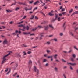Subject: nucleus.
Returning <instances> with one entry per match:
<instances>
[{
    "label": "nucleus",
    "instance_id": "1",
    "mask_svg": "<svg viewBox=\"0 0 78 78\" xmlns=\"http://www.w3.org/2000/svg\"><path fill=\"white\" fill-rule=\"evenodd\" d=\"M10 53H12V51H10L9 52V54H8L6 55L3 56V60L2 62V64H3V63H5V61L6 60V58H6V57H7V56H8V55H10L11 54Z\"/></svg>",
    "mask_w": 78,
    "mask_h": 78
},
{
    "label": "nucleus",
    "instance_id": "2",
    "mask_svg": "<svg viewBox=\"0 0 78 78\" xmlns=\"http://www.w3.org/2000/svg\"><path fill=\"white\" fill-rule=\"evenodd\" d=\"M58 15L56 13L55 14V19H53L52 22H54V21H55L56 20L58 19Z\"/></svg>",
    "mask_w": 78,
    "mask_h": 78
},
{
    "label": "nucleus",
    "instance_id": "3",
    "mask_svg": "<svg viewBox=\"0 0 78 78\" xmlns=\"http://www.w3.org/2000/svg\"><path fill=\"white\" fill-rule=\"evenodd\" d=\"M34 71H35V72H37V74L38 75V73H39V70L37 69V67H36L35 66H34Z\"/></svg>",
    "mask_w": 78,
    "mask_h": 78
},
{
    "label": "nucleus",
    "instance_id": "4",
    "mask_svg": "<svg viewBox=\"0 0 78 78\" xmlns=\"http://www.w3.org/2000/svg\"><path fill=\"white\" fill-rule=\"evenodd\" d=\"M53 10H51V11L50 12L48 13V15H49L50 16H54V14L52 13L53 12Z\"/></svg>",
    "mask_w": 78,
    "mask_h": 78
},
{
    "label": "nucleus",
    "instance_id": "5",
    "mask_svg": "<svg viewBox=\"0 0 78 78\" xmlns=\"http://www.w3.org/2000/svg\"><path fill=\"white\" fill-rule=\"evenodd\" d=\"M66 22H65L64 23H63V27L64 29V30H65V29H66Z\"/></svg>",
    "mask_w": 78,
    "mask_h": 78
},
{
    "label": "nucleus",
    "instance_id": "6",
    "mask_svg": "<svg viewBox=\"0 0 78 78\" xmlns=\"http://www.w3.org/2000/svg\"><path fill=\"white\" fill-rule=\"evenodd\" d=\"M67 64H68V65H69V64H70V65H71L72 66H74L75 65H76V63H69V62H67Z\"/></svg>",
    "mask_w": 78,
    "mask_h": 78
},
{
    "label": "nucleus",
    "instance_id": "7",
    "mask_svg": "<svg viewBox=\"0 0 78 78\" xmlns=\"http://www.w3.org/2000/svg\"><path fill=\"white\" fill-rule=\"evenodd\" d=\"M7 43H8V41H7V40L5 39L4 41L3 44H7Z\"/></svg>",
    "mask_w": 78,
    "mask_h": 78
},
{
    "label": "nucleus",
    "instance_id": "8",
    "mask_svg": "<svg viewBox=\"0 0 78 78\" xmlns=\"http://www.w3.org/2000/svg\"><path fill=\"white\" fill-rule=\"evenodd\" d=\"M44 27L45 28V30H47L48 29V26H44Z\"/></svg>",
    "mask_w": 78,
    "mask_h": 78
},
{
    "label": "nucleus",
    "instance_id": "9",
    "mask_svg": "<svg viewBox=\"0 0 78 78\" xmlns=\"http://www.w3.org/2000/svg\"><path fill=\"white\" fill-rule=\"evenodd\" d=\"M37 3H39V1H37L35 2H34V5H36V4Z\"/></svg>",
    "mask_w": 78,
    "mask_h": 78
},
{
    "label": "nucleus",
    "instance_id": "10",
    "mask_svg": "<svg viewBox=\"0 0 78 78\" xmlns=\"http://www.w3.org/2000/svg\"><path fill=\"white\" fill-rule=\"evenodd\" d=\"M23 34H24L27 35V34H30V32H29L28 33H27V32H23Z\"/></svg>",
    "mask_w": 78,
    "mask_h": 78
},
{
    "label": "nucleus",
    "instance_id": "11",
    "mask_svg": "<svg viewBox=\"0 0 78 78\" xmlns=\"http://www.w3.org/2000/svg\"><path fill=\"white\" fill-rule=\"evenodd\" d=\"M26 28L27 30H29V29H30V27H29L28 26H27L26 27Z\"/></svg>",
    "mask_w": 78,
    "mask_h": 78
},
{
    "label": "nucleus",
    "instance_id": "12",
    "mask_svg": "<svg viewBox=\"0 0 78 78\" xmlns=\"http://www.w3.org/2000/svg\"><path fill=\"white\" fill-rule=\"evenodd\" d=\"M31 17L30 19V20H33V19H34V15H32L31 16Z\"/></svg>",
    "mask_w": 78,
    "mask_h": 78
},
{
    "label": "nucleus",
    "instance_id": "13",
    "mask_svg": "<svg viewBox=\"0 0 78 78\" xmlns=\"http://www.w3.org/2000/svg\"><path fill=\"white\" fill-rule=\"evenodd\" d=\"M57 56H58V55L57 54H55L54 56V58L55 59H56L57 58Z\"/></svg>",
    "mask_w": 78,
    "mask_h": 78
},
{
    "label": "nucleus",
    "instance_id": "14",
    "mask_svg": "<svg viewBox=\"0 0 78 78\" xmlns=\"http://www.w3.org/2000/svg\"><path fill=\"white\" fill-rule=\"evenodd\" d=\"M45 44H47V45H50V42H47L45 43Z\"/></svg>",
    "mask_w": 78,
    "mask_h": 78
},
{
    "label": "nucleus",
    "instance_id": "15",
    "mask_svg": "<svg viewBox=\"0 0 78 78\" xmlns=\"http://www.w3.org/2000/svg\"><path fill=\"white\" fill-rule=\"evenodd\" d=\"M29 64H32V61H31V60L29 61Z\"/></svg>",
    "mask_w": 78,
    "mask_h": 78
},
{
    "label": "nucleus",
    "instance_id": "16",
    "mask_svg": "<svg viewBox=\"0 0 78 78\" xmlns=\"http://www.w3.org/2000/svg\"><path fill=\"white\" fill-rule=\"evenodd\" d=\"M20 9V8L19 7H16L15 8V11H17V10H19Z\"/></svg>",
    "mask_w": 78,
    "mask_h": 78
},
{
    "label": "nucleus",
    "instance_id": "17",
    "mask_svg": "<svg viewBox=\"0 0 78 78\" xmlns=\"http://www.w3.org/2000/svg\"><path fill=\"white\" fill-rule=\"evenodd\" d=\"M38 28H43V27L41 26H38Z\"/></svg>",
    "mask_w": 78,
    "mask_h": 78
},
{
    "label": "nucleus",
    "instance_id": "18",
    "mask_svg": "<svg viewBox=\"0 0 78 78\" xmlns=\"http://www.w3.org/2000/svg\"><path fill=\"white\" fill-rule=\"evenodd\" d=\"M26 17H27V16H24V17L22 18V20H23V19H25V18H26Z\"/></svg>",
    "mask_w": 78,
    "mask_h": 78
},
{
    "label": "nucleus",
    "instance_id": "19",
    "mask_svg": "<svg viewBox=\"0 0 78 78\" xmlns=\"http://www.w3.org/2000/svg\"><path fill=\"white\" fill-rule=\"evenodd\" d=\"M71 61H72V62H73L75 60H74V59H73V58H71Z\"/></svg>",
    "mask_w": 78,
    "mask_h": 78
},
{
    "label": "nucleus",
    "instance_id": "20",
    "mask_svg": "<svg viewBox=\"0 0 78 78\" xmlns=\"http://www.w3.org/2000/svg\"><path fill=\"white\" fill-rule=\"evenodd\" d=\"M6 11L7 12H12V11L10 10H6Z\"/></svg>",
    "mask_w": 78,
    "mask_h": 78
},
{
    "label": "nucleus",
    "instance_id": "21",
    "mask_svg": "<svg viewBox=\"0 0 78 78\" xmlns=\"http://www.w3.org/2000/svg\"><path fill=\"white\" fill-rule=\"evenodd\" d=\"M72 57L73 58H75L76 57V55H75V54H73L72 55Z\"/></svg>",
    "mask_w": 78,
    "mask_h": 78
},
{
    "label": "nucleus",
    "instance_id": "22",
    "mask_svg": "<svg viewBox=\"0 0 78 78\" xmlns=\"http://www.w3.org/2000/svg\"><path fill=\"white\" fill-rule=\"evenodd\" d=\"M49 26L51 28H52L53 29V26H52V25H49Z\"/></svg>",
    "mask_w": 78,
    "mask_h": 78
},
{
    "label": "nucleus",
    "instance_id": "23",
    "mask_svg": "<svg viewBox=\"0 0 78 78\" xmlns=\"http://www.w3.org/2000/svg\"><path fill=\"white\" fill-rule=\"evenodd\" d=\"M42 34H44V33H40V35L41 36V37H42V36H44V35H42Z\"/></svg>",
    "mask_w": 78,
    "mask_h": 78
},
{
    "label": "nucleus",
    "instance_id": "24",
    "mask_svg": "<svg viewBox=\"0 0 78 78\" xmlns=\"http://www.w3.org/2000/svg\"><path fill=\"white\" fill-rule=\"evenodd\" d=\"M41 12V14H43L44 15V17H46L45 15V14L44 13H43V12Z\"/></svg>",
    "mask_w": 78,
    "mask_h": 78
},
{
    "label": "nucleus",
    "instance_id": "25",
    "mask_svg": "<svg viewBox=\"0 0 78 78\" xmlns=\"http://www.w3.org/2000/svg\"><path fill=\"white\" fill-rule=\"evenodd\" d=\"M72 11H73V9H71L69 10V13H71V12H72Z\"/></svg>",
    "mask_w": 78,
    "mask_h": 78
},
{
    "label": "nucleus",
    "instance_id": "26",
    "mask_svg": "<svg viewBox=\"0 0 78 78\" xmlns=\"http://www.w3.org/2000/svg\"><path fill=\"white\" fill-rule=\"evenodd\" d=\"M23 25L22 24H21L20 25H19L18 26V27H23Z\"/></svg>",
    "mask_w": 78,
    "mask_h": 78
},
{
    "label": "nucleus",
    "instance_id": "27",
    "mask_svg": "<svg viewBox=\"0 0 78 78\" xmlns=\"http://www.w3.org/2000/svg\"><path fill=\"white\" fill-rule=\"evenodd\" d=\"M56 72H58V68L55 67L54 69Z\"/></svg>",
    "mask_w": 78,
    "mask_h": 78
},
{
    "label": "nucleus",
    "instance_id": "28",
    "mask_svg": "<svg viewBox=\"0 0 78 78\" xmlns=\"http://www.w3.org/2000/svg\"><path fill=\"white\" fill-rule=\"evenodd\" d=\"M58 21H61V18H60V17H59L58 18Z\"/></svg>",
    "mask_w": 78,
    "mask_h": 78
},
{
    "label": "nucleus",
    "instance_id": "29",
    "mask_svg": "<svg viewBox=\"0 0 78 78\" xmlns=\"http://www.w3.org/2000/svg\"><path fill=\"white\" fill-rule=\"evenodd\" d=\"M74 48L75 49H76V50H78V49L76 48V46H74Z\"/></svg>",
    "mask_w": 78,
    "mask_h": 78
},
{
    "label": "nucleus",
    "instance_id": "30",
    "mask_svg": "<svg viewBox=\"0 0 78 78\" xmlns=\"http://www.w3.org/2000/svg\"><path fill=\"white\" fill-rule=\"evenodd\" d=\"M18 4H20V5H22V3H21L20 2H18Z\"/></svg>",
    "mask_w": 78,
    "mask_h": 78
},
{
    "label": "nucleus",
    "instance_id": "31",
    "mask_svg": "<svg viewBox=\"0 0 78 78\" xmlns=\"http://www.w3.org/2000/svg\"><path fill=\"white\" fill-rule=\"evenodd\" d=\"M54 41H55V42H57L58 41V40L57 38H55L54 39Z\"/></svg>",
    "mask_w": 78,
    "mask_h": 78
},
{
    "label": "nucleus",
    "instance_id": "32",
    "mask_svg": "<svg viewBox=\"0 0 78 78\" xmlns=\"http://www.w3.org/2000/svg\"><path fill=\"white\" fill-rule=\"evenodd\" d=\"M60 35L61 36H63V33H60Z\"/></svg>",
    "mask_w": 78,
    "mask_h": 78
},
{
    "label": "nucleus",
    "instance_id": "33",
    "mask_svg": "<svg viewBox=\"0 0 78 78\" xmlns=\"http://www.w3.org/2000/svg\"><path fill=\"white\" fill-rule=\"evenodd\" d=\"M23 21H22L21 22H19L18 23V24H21V23H23Z\"/></svg>",
    "mask_w": 78,
    "mask_h": 78
},
{
    "label": "nucleus",
    "instance_id": "34",
    "mask_svg": "<svg viewBox=\"0 0 78 78\" xmlns=\"http://www.w3.org/2000/svg\"><path fill=\"white\" fill-rule=\"evenodd\" d=\"M32 3H33V1H29V3L30 4Z\"/></svg>",
    "mask_w": 78,
    "mask_h": 78
},
{
    "label": "nucleus",
    "instance_id": "35",
    "mask_svg": "<svg viewBox=\"0 0 78 78\" xmlns=\"http://www.w3.org/2000/svg\"><path fill=\"white\" fill-rule=\"evenodd\" d=\"M17 74V73H16L15 74H14L13 76H15Z\"/></svg>",
    "mask_w": 78,
    "mask_h": 78
},
{
    "label": "nucleus",
    "instance_id": "36",
    "mask_svg": "<svg viewBox=\"0 0 78 78\" xmlns=\"http://www.w3.org/2000/svg\"><path fill=\"white\" fill-rule=\"evenodd\" d=\"M65 10V8H63L61 10V11H64Z\"/></svg>",
    "mask_w": 78,
    "mask_h": 78
},
{
    "label": "nucleus",
    "instance_id": "37",
    "mask_svg": "<svg viewBox=\"0 0 78 78\" xmlns=\"http://www.w3.org/2000/svg\"><path fill=\"white\" fill-rule=\"evenodd\" d=\"M47 61V60L45 59H44L43 62H46Z\"/></svg>",
    "mask_w": 78,
    "mask_h": 78
},
{
    "label": "nucleus",
    "instance_id": "38",
    "mask_svg": "<svg viewBox=\"0 0 78 78\" xmlns=\"http://www.w3.org/2000/svg\"><path fill=\"white\" fill-rule=\"evenodd\" d=\"M23 53H24L23 55H27V53H26L25 52L23 51Z\"/></svg>",
    "mask_w": 78,
    "mask_h": 78
},
{
    "label": "nucleus",
    "instance_id": "39",
    "mask_svg": "<svg viewBox=\"0 0 78 78\" xmlns=\"http://www.w3.org/2000/svg\"><path fill=\"white\" fill-rule=\"evenodd\" d=\"M62 61H63V62H66V61L65 60H64L63 58H62Z\"/></svg>",
    "mask_w": 78,
    "mask_h": 78
},
{
    "label": "nucleus",
    "instance_id": "40",
    "mask_svg": "<svg viewBox=\"0 0 78 78\" xmlns=\"http://www.w3.org/2000/svg\"><path fill=\"white\" fill-rule=\"evenodd\" d=\"M48 58H53V56H49L48 57Z\"/></svg>",
    "mask_w": 78,
    "mask_h": 78
},
{
    "label": "nucleus",
    "instance_id": "41",
    "mask_svg": "<svg viewBox=\"0 0 78 78\" xmlns=\"http://www.w3.org/2000/svg\"><path fill=\"white\" fill-rule=\"evenodd\" d=\"M31 53V52L30 51H28L27 52L28 54H30V53Z\"/></svg>",
    "mask_w": 78,
    "mask_h": 78
},
{
    "label": "nucleus",
    "instance_id": "42",
    "mask_svg": "<svg viewBox=\"0 0 78 78\" xmlns=\"http://www.w3.org/2000/svg\"><path fill=\"white\" fill-rule=\"evenodd\" d=\"M25 10H26V11H27V9H28V8L27 7H25Z\"/></svg>",
    "mask_w": 78,
    "mask_h": 78
},
{
    "label": "nucleus",
    "instance_id": "43",
    "mask_svg": "<svg viewBox=\"0 0 78 78\" xmlns=\"http://www.w3.org/2000/svg\"><path fill=\"white\" fill-rule=\"evenodd\" d=\"M11 72V70H10L6 74V75H8L9 73H10V72Z\"/></svg>",
    "mask_w": 78,
    "mask_h": 78
},
{
    "label": "nucleus",
    "instance_id": "44",
    "mask_svg": "<svg viewBox=\"0 0 78 78\" xmlns=\"http://www.w3.org/2000/svg\"><path fill=\"white\" fill-rule=\"evenodd\" d=\"M25 45V44H23V46H24V47H28V46H27V45Z\"/></svg>",
    "mask_w": 78,
    "mask_h": 78
},
{
    "label": "nucleus",
    "instance_id": "45",
    "mask_svg": "<svg viewBox=\"0 0 78 78\" xmlns=\"http://www.w3.org/2000/svg\"><path fill=\"white\" fill-rule=\"evenodd\" d=\"M74 13L75 14H78V11H76L74 12Z\"/></svg>",
    "mask_w": 78,
    "mask_h": 78
},
{
    "label": "nucleus",
    "instance_id": "46",
    "mask_svg": "<svg viewBox=\"0 0 78 78\" xmlns=\"http://www.w3.org/2000/svg\"><path fill=\"white\" fill-rule=\"evenodd\" d=\"M75 8H76V9H77L78 8V6H75Z\"/></svg>",
    "mask_w": 78,
    "mask_h": 78
},
{
    "label": "nucleus",
    "instance_id": "47",
    "mask_svg": "<svg viewBox=\"0 0 78 78\" xmlns=\"http://www.w3.org/2000/svg\"><path fill=\"white\" fill-rule=\"evenodd\" d=\"M47 52L48 53H50V50H47Z\"/></svg>",
    "mask_w": 78,
    "mask_h": 78
},
{
    "label": "nucleus",
    "instance_id": "48",
    "mask_svg": "<svg viewBox=\"0 0 78 78\" xmlns=\"http://www.w3.org/2000/svg\"><path fill=\"white\" fill-rule=\"evenodd\" d=\"M35 19H36L37 20H38V18H37V16H35Z\"/></svg>",
    "mask_w": 78,
    "mask_h": 78
},
{
    "label": "nucleus",
    "instance_id": "49",
    "mask_svg": "<svg viewBox=\"0 0 78 78\" xmlns=\"http://www.w3.org/2000/svg\"><path fill=\"white\" fill-rule=\"evenodd\" d=\"M62 14H64V15H66V12H64L62 13Z\"/></svg>",
    "mask_w": 78,
    "mask_h": 78
},
{
    "label": "nucleus",
    "instance_id": "50",
    "mask_svg": "<svg viewBox=\"0 0 78 78\" xmlns=\"http://www.w3.org/2000/svg\"><path fill=\"white\" fill-rule=\"evenodd\" d=\"M23 29H25L26 28V27H25V26H23Z\"/></svg>",
    "mask_w": 78,
    "mask_h": 78
},
{
    "label": "nucleus",
    "instance_id": "51",
    "mask_svg": "<svg viewBox=\"0 0 78 78\" xmlns=\"http://www.w3.org/2000/svg\"><path fill=\"white\" fill-rule=\"evenodd\" d=\"M21 30H22V31H26V30H25V29H21Z\"/></svg>",
    "mask_w": 78,
    "mask_h": 78
},
{
    "label": "nucleus",
    "instance_id": "52",
    "mask_svg": "<svg viewBox=\"0 0 78 78\" xmlns=\"http://www.w3.org/2000/svg\"><path fill=\"white\" fill-rule=\"evenodd\" d=\"M70 68L71 70H73V68H72V67L71 66H70Z\"/></svg>",
    "mask_w": 78,
    "mask_h": 78
},
{
    "label": "nucleus",
    "instance_id": "53",
    "mask_svg": "<svg viewBox=\"0 0 78 78\" xmlns=\"http://www.w3.org/2000/svg\"><path fill=\"white\" fill-rule=\"evenodd\" d=\"M8 70V68H7L5 70V72H7Z\"/></svg>",
    "mask_w": 78,
    "mask_h": 78
},
{
    "label": "nucleus",
    "instance_id": "54",
    "mask_svg": "<svg viewBox=\"0 0 78 78\" xmlns=\"http://www.w3.org/2000/svg\"><path fill=\"white\" fill-rule=\"evenodd\" d=\"M16 5V3H13V4H12L11 5V6H12V5Z\"/></svg>",
    "mask_w": 78,
    "mask_h": 78
},
{
    "label": "nucleus",
    "instance_id": "55",
    "mask_svg": "<svg viewBox=\"0 0 78 78\" xmlns=\"http://www.w3.org/2000/svg\"><path fill=\"white\" fill-rule=\"evenodd\" d=\"M67 66H64L63 68H64V69H66V68H67Z\"/></svg>",
    "mask_w": 78,
    "mask_h": 78
},
{
    "label": "nucleus",
    "instance_id": "56",
    "mask_svg": "<svg viewBox=\"0 0 78 78\" xmlns=\"http://www.w3.org/2000/svg\"><path fill=\"white\" fill-rule=\"evenodd\" d=\"M34 35V34H30V36H32V35Z\"/></svg>",
    "mask_w": 78,
    "mask_h": 78
},
{
    "label": "nucleus",
    "instance_id": "57",
    "mask_svg": "<svg viewBox=\"0 0 78 78\" xmlns=\"http://www.w3.org/2000/svg\"><path fill=\"white\" fill-rule=\"evenodd\" d=\"M10 24H12V21H11L9 22V23Z\"/></svg>",
    "mask_w": 78,
    "mask_h": 78
},
{
    "label": "nucleus",
    "instance_id": "58",
    "mask_svg": "<svg viewBox=\"0 0 78 78\" xmlns=\"http://www.w3.org/2000/svg\"><path fill=\"white\" fill-rule=\"evenodd\" d=\"M15 33H18V31L17 30H16Z\"/></svg>",
    "mask_w": 78,
    "mask_h": 78
},
{
    "label": "nucleus",
    "instance_id": "59",
    "mask_svg": "<svg viewBox=\"0 0 78 78\" xmlns=\"http://www.w3.org/2000/svg\"><path fill=\"white\" fill-rule=\"evenodd\" d=\"M41 23V24H44V23Z\"/></svg>",
    "mask_w": 78,
    "mask_h": 78
},
{
    "label": "nucleus",
    "instance_id": "60",
    "mask_svg": "<svg viewBox=\"0 0 78 78\" xmlns=\"http://www.w3.org/2000/svg\"><path fill=\"white\" fill-rule=\"evenodd\" d=\"M22 5H25L26 4H25V3H22Z\"/></svg>",
    "mask_w": 78,
    "mask_h": 78
},
{
    "label": "nucleus",
    "instance_id": "61",
    "mask_svg": "<svg viewBox=\"0 0 78 78\" xmlns=\"http://www.w3.org/2000/svg\"><path fill=\"white\" fill-rule=\"evenodd\" d=\"M63 76H64L65 78H66V76L65 75V74H63Z\"/></svg>",
    "mask_w": 78,
    "mask_h": 78
},
{
    "label": "nucleus",
    "instance_id": "62",
    "mask_svg": "<svg viewBox=\"0 0 78 78\" xmlns=\"http://www.w3.org/2000/svg\"><path fill=\"white\" fill-rule=\"evenodd\" d=\"M62 6H61L60 7V9H62Z\"/></svg>",
    "mask_w": 78,
    "mask_h": 78
},
{
    "label": "nucleus",
    "instance_id": "63",
    "mask_svg": "<svg viewBox=\"0 0 78 78\" xmlns=\"http://www.w3.org/2000/svg\"><path fill=\"white\" fill-rule=\"evenodd\" d=\"M32 13H33V12H29V14H32Z\"/></svg>",
    "mask_w": 78,
    "mask_h": 78
},
{
    "label": "nucleus",
    "instance_id": "64",
    "mask_svg": "<svg viewBox=\"0 0 78 78\" xmlns=\"http://www.w3.org/2000/svg\"><path fill=\"white\" fill-rule=\"evenodd\" d=\"M62 14H59V16H62Z\"/></svg>",
    "mask_w": 78,
    "mask_h": 78
}]
</instances>
